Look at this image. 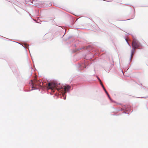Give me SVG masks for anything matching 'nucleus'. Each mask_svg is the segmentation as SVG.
<instances>
[{
    "mask_svg": "<svg viewBox=\"0 0 148 148\" xmlns=\"http://www.w3.org/2000/svg\"><path fill=\"white\" fill-rule=\"evenodd\" d=\"M56 90H57L60 92H61V93L63 96L65 95L66 92L71 88V87L69 85L63 86L61 85L60 83L58 84L59 85L58 86V83L56 82Z\"/></svg>",
    "mask_w": 148,
    "mask_h": 148,
    "instance_id": "1",
    "label": "nucleus"
},
{
    "mask_svg": "<svg viewBox=\"0 0 148 148\" xmlns=\"http://www.w3.org/2000/svg\"><path fill=\"white\" fill-rule=\"evenodd\" d=\"M49 89L51 90V94L54 92L55 90L56 83L55 82H51L49 83Z\"/></svg>",
    "mask_w": 148,
    "mask_h": 148,
    "instance_id": "2",
    "label": "nucleus"
},
{
    "mask_svg": "<svg viewBox=\"0 0 148 148\" xmlns=\"http://www.w3.org/2000/svg\"><path fill=\"white\" fill-rule=\"evenodd\" d=\"M132 46L134 48L133 51L134 52L135 49L139 47V43L136 39L133 40L132 42Z\"/></svg>",
    "mask_w": 148,
    "mask_h": 148,
    "instance_id": "3",
    "label": "nucleus"
},
{
    "mask_svg": "<svg viewBox=\"0 0 148 148\" xmlns=\"http://www.w3.org/2000/svg\"><path fill=\"white\" fill-rule=\"evenodd\" d=\"M40 82V80L38 81L36 79H35L34 81L31 80L30 83L31 84L32 88H34L35 86L39 85V83Z\"/></svg>",
    "mask_w": 148,
    "mask_h": 148,
    "instance_id": "4",
    "label": "nucleus"
},
{
    "mask_svg": "<svg viewBox=\"0 0 148 148\" xmlns=\"http://www.w3.org/2000/svg\"><path fill=\"white\" fill-rule=\"evenodd\" d=\"M101 85L102 86V88H103V89H104V90L105 91L106 93L108 95V97H109V98H110V96H109V95L108 94V92H107V91H106V90L105 89V88H104V86L103 84L102 83H101Z\"/></svg>",
    "mask_w": 148,
    "mask_h": 148,
    "instance_id": "5",
    "label": "nucleus"
},
{
    "mask_svg": "<svg viewBox=\"0 0 148 148\" xmlns=\"http://www.w3.org/2000/svg\"><path fill=\"white\" fill-rule=\"evenodd\" d=\"M99 81L100 82V83L101 84V83H102L101 80L99 79Z\"/></svg>",
    "mask_w": 148,
    "mask_h": 148,
    "instance_id": "6",
    "label": "nucleus"
},
{
    "mask_svg": "<svg viewBox=\"0 0 148 148\" xmlns=\"http://www.w3.org/2000/svg\"><path fill=\"white\" fill-rule=\"evenodd\" d=\"M132 55H133V53L132 54V55H131L132 57Z\"/></svg>",
    "mask_w": 148,
    "mask_h": 148,
    "instance_id": "7",
    "label": "nucleus"
},
{
    "mask_svg": "<svg viewBox=\"0 0 148 148\" xmlns=\"http://www.w3.org/2000/svg\"><path fill=\"white\" fill-rule=\"evenodd\" d=\"M57 93H56V96L57 95Z\"/></svg>",
    "mask_w": 148,
    "mask_h": 148,
    "instance_id": "8",
    "label": "nucleus"
}]
</instances>
